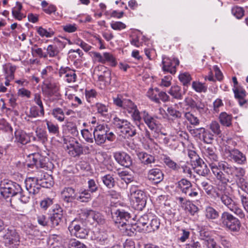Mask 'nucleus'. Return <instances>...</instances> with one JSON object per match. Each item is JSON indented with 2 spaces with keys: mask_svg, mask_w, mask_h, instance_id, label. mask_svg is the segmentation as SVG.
I'll use <instances>...</instances> for the list:
<instances>
[{
  "mask_svg": "<svg viewBox=\"0 0 248 248\" xmlns=\"http://www.w3.org/2000/svg\"><path fill=\"white\" fill-rule=\"evenodd\" d=\"M202 244L198 241L192 239L186 245V248H202Z\"/></svg>",
  "mask_w": 248,
  "mask_h": 248,
  "instance_id": "obj_64",
  "label": "nucleus"
},
{
  "mask_svg": "<svg viewBox=\"0 0 248 248\" xmlns=\"http://www.w3.org/2000/svg\"><path fill=\"white\" fill-rule=\"evenodd\" d=\"M117 228L119 229L121 233L124 235L131 236L135 234L136 229L129 222L123 223L120 227Z\"/></svg>",
  "mask_w": 248,
  "mask_h": 248,
  "instance_id": "obj_23",
  "label": "nucleus"
},
{
  "mask_svg": "<svg viewBox=\"0 0 248 248\" xmlns=\"http://www.w3.org/2000/svg\"><path fill=\"white\" fill-rule=\"evenodd\" d=\"M188 155L191 159L190 161L193 166H194L195 164L199 163V162L201 163V161L202 160L194 151L189 150L188 152Z\"/></svg>",
  "mask_w": 248,
  "mask_h": 248,
  "instance_id": "obj_44",
  "label": "nucleus"
},
{
  "mask_svg": "<svg viewBox=\"0 0 248 248\" xmlns=\"http://www.w3.org/2000/svg\"><path fill=\"white\" fill-rule=\"evenodd\" d=\"M162 69L164 71L174 74L176 73V67L179 64V61L177 59H170L166 58L162 61Z\"/></svg>",
  "mask_w": 248,
  "mask_h": 248,
  "instance_id": "obj_13",
  "label": "nucleus"
},
{
  "mask_svg": "<svg viewBox=\"0 0 248 248\" xmlns=\"http://www.w3.org/2000/svg\"><path fill=\"white\" fill-rule=\"evenodd\" d=\"M192 87L196 92L198 93H205L207 89V87L204 83L197 81H193L192 82Z\"/></svg>",
  "mask_w": 248,
  "mask_h": 248,
  "instance_id": "obj_42",
  "label": "nucleus"
},
{
  "mask_svg": "<svg viewBox=\"0 0 248 248\" xmlns=\"http://www.w3.org/2000/svg\"><path fill=\"white\" fill-rule=\"evenodd\" d=\"M163 162L165 165L170 169L173 170L178 171L180 169V166L175 162L173 161L170 157L165 156L163 159Z\"/></svg>",
  "mask_w": 248,
  "mask_h": 248,
  "instance_id": "obj_35",
  "label": "nucleus"
},
{
  "mask_svg": "<svg viewBox=\"0 0 248 248\" xmlns=\"http://www.w3.org/2000/svg\"><path fill=\"white\" fill-rule=\"evenodd\" d=\"M69 154L73 157L79 156L82 155V145L76 140L73 143H69L66 146Z\"/></svg>",
  "mask_w": 248,
  "mask_h": 248,
  "instance_id": "obj_19",
  "label": "nucleus"
},
{
  "mask_svg": "<svg viewBox=\"0 0 248 248\" xmlns=\"http://www.w3.org/2000/svg\"><path fill=\"white\" fill-rule=\"evenodd\" d=\"M104 60H105V63L106 62H109L111 66H115L117 64L115 58L110 53L105 52L103 53Z\"/></svg>",
  "mask_w": 248,
  "mask_h": 248,
  "instance_id": "obj_56",
  "label": "nucleus"
},
{
  "mask_svg": "<svg viewBox=\"0 0 248 248\" xmlns=\"http://www.w3.org/2000/svg\"><path fill=\"white\" fill-rule=\"evenodd\" d=\"M35 132L36 137L40 141L45 142L47 140V134L46 131L41 128H37Z\"/></svg>",
  "mask_w": 248,
  "mask_h": 248,
  "instance_id": "obj_62",
  "label": "nucleus"
},
{
  "mask_svg": "<svg viewBox=\"0 0 248 248\" xmlns=\"http://www.w3.org/2000/svg\"><path fill=\"white\" fill-rule=\"evenodd\" d=\"M66 130L73 136H77L78 135V131L77 125L72 122H67L65 124Z\"/></svg>",
  "mask_w": 248,
  "mask_h": 248,
  "instance_id": "obj_36",
  "label": "nucleus"
},
{
  "mask_svg": "<svg viewBox=\"0 0 248 248\" xmlns=\"http://www.w3.org/2000/svg\"><path fill=\"white\" fill-rule=\"evenodd\" d=\"M37 32L42 37H46L47 38L51 37L55 34V31L52 29L49 28L47 30L42 27L38 28Z\"/></svg>",
  "mask_w": 248,
  "mask_h": 248,
  "instance_id": "obj_40",
  "label": "nucleus"
},
{
  "mask_svg": "<svg viewBox=\"0 0 248 248\" xmlns=\"http://www.w3.org/2000/svg\"><path fill=\"white\" fill-rule=\"evenodd\" d=\"M75 190L71 187H65L62 192V198L67 203L72 202L77 199Z\"/></svg>",
  "mask_w": 248,
  "mask_h": 248,
  "instance_id": "obj_18",
  "label": "nucleus"
},
{
  "mask_svg": "<svg viewBox=\"0 0 248 248\" xmlns=\"http://www.w3.org/2000/svg\"><path fill=\"white\" fill-rule=\"evenodd\" d=\"M104 184L108 188H112L115 186V180L110 174H107L102 177Z\"/></svg>",
  "mask_w": 248,
  "mask_h": 248,
  "instance_id": "obj_39",
  "label": "nucleus"
},
{
  "mask_svg": "<svg viewBox=\"0 0 248 248\" xmlns=\"http://www.w3.org/2000/svg\"><path fill=\"white\" fill-rule=\"evenodd\" d=\"M81 135L86 141L89 143L93 142V135L87 129H84L81 131Z\"/></svg>",
  "mask_w": 248,
  "mask_h": 248,
  "instance_id": "obj_53",
  "label": "nucleus"
},
{
  "mask_svg": "<svg viewBox=\"0 0 248 248\" xmlns=\"http://www.w3.org/2000/svg\"><path fill=\"white\" fill-rule=\"evenodd\" d=\"M185 117L192 125H198L200 124L199 119L189 112L185 113Z\"/></svg>",
  "mask_w": 248,
  "mask_h": 248,
  "instance_id": "obj_47",
  "label": "nucleus"
},
{
  "mask_svg": "<svg viewBox=\"0 0 248 248\" xmlns=\"http://www.w3.org/2000/svg\"><path fill=\"white\" fill-rule=\"evenodd\" d=\"M4 72L7 75L6 78L12 79L14 78V73L16 70L15 66L7 65L3 67Z\"/></svg>",
  "mask_w": 248,
  "mask_h": 248,
  "instance_id": "obj_59",
  "label": "nucleus"
},
{
  "mask_svg": "<svg viewBox=\"0 0 248 248\" xmlns=\"http://www.w3.org/2000/svg\"><path fill=\"white\" fill-rule=\"evenodd\" d=\"M68 229L72 234L81 239L85 238L89 232V230L84 228L83 223L79 220H73L69 226Z\"/></svg>",
  "mask_w": 248,
  "mask_h": 248,
  "instance_id": "obj_8",
  "label": "nucleus"
},
{
  "mask_svg": "<svg viewBox=\"0 0 248 248\" xmlns=\"http://www.w3.org/2000/svg\"><path fill=\"white\" fill-rule=\"evenodd\" d=\"M52 115L53 116L60 122H62L64 120V113L62 109L59 108H54L52 110Z\"/></svg>",
  "mask_w": 248,
  "mask_h": 248,
  "instance_id": "obj_49",
  "label": "nucleus"
},
{
  "mask_svg": "<svg viewBox=\"0 0 248 248\" xmlns=\"http://www.w3.org/2000/svg\"><path fill=\"white\" fill-rule=\"evenodd\" d=\"M225 154L227 158L238 165H245L247 162L246 154L237 149H225Z\"/></svg>",
  "mask_w": 248,
  "mask_h": 248,
  "instance_id": "obj_7",
  "label": "nucleus"
},
{
  "mask_svg": "<svg viewBox=\"0 0 248 248\" xmlns=\"http://www.w3.org/2000/svg\"><path fill=\"white\" fill-rule=\"evenodd\" d=\"M100 70H104L103 74L98 75V79L100 81H106L108 79H110V72L106 67L103 66L98 67Z\"/></svg>",
  "mask_w": 248,
  "mask_h": 248,
  "instance_id": "obj_41",
  "label": "nucleus"
},
{
  "mask_svg": "<svg viewBox=\"0 0 248 248\" xmlns=\"http://www.w3.org/2000/svg\"><path fill=\"white\" fill-rule=\"evenodd\" d=\"M160 222L159 220L156 218L150 219V225L146 226L143 231L147 232H154L159 228Z\"/></svg>",
  "mask_w": 248,
  "mask_h": 248,
  "instance_id": "obj_33",
  "label": "nucleus"
},
{
  "mask_svg": "<svg viewBox=\"0 0 248 248\" xmlns=\"http://www.w3.org/2000/svg\"><path fill=\"white\" fill-rule=\"evenodd\" d=\"M130 194L132 198L135 199L137 209L142 210L146 204L147 197L144 192L138 189L135 186H132L130 188Z\"/></svg>",
  "mask_w": 248,
  "mask_h": 248,
  "instance_id": "obj_6",
  "label": "nucleus"
},
{
  "mask_svg": "<svg viewBox=\"0 0 248 248\" xmlns=\"http://www.w3.org/2000/svg\"><path fill=\"white\" fill-rule=\"evenodd\" d=\"M179 79L184 86H188L192 78L188 73H184L179 75Z\"/></svg>",
  "mask_w": 248,
  "mask_h": 248,
  "instance_id": "obj_50",
  "label": "nucleus"
},
{
  "mask_svg": "<svg viewBox=\"0 0 248 248\" xmlns=\"http://www.w3.org/2000/svg\"><path fill=\"white\" fill-rule=\"evenodd\" d=\"M147 177L154 184H158L163 180L164 174L159 169L155 168L149 171Z\"/></svg>",
  "mask_w": 248,
  "mask_h": 248,
  "instance_id": "obj_17",
  "label": "nucleus"
},
{
  "mask_svg": "<svg viewBox=\"0 0 248 248\" xmlns=\"http://www.w3.org/2000/svg\"><path fill=\"white\" fill-rule=\"evenodd\" d=\"M5 243L12 248H17L20 243V236L16 230L8 228L4 236L1 237Z\"/></svg>",
  "mask_w": 248,
  "mask_h": 248,
  "instance_id": "obj_10",
  "label": "nucleus"
},
{
  "mask_svg": "<svg viewBox=\"0 0 248 248\" xmlns=\"http://www.w3.org/2000/svg\"><path fill=\"white\" fill-rule=\"evenodd\" d=\"M0 191L1 195L5 199L14 197L22 192L21 186L16 182L11 181H4L0 184Z\"/></svg>",
  "mask_w": 248,
  "mask_h": 248,
  "instance_id": "obj_4",
  "label": "nucleus"
},
{
  "mask_svg": "<svg viewBox=\"0 0 248 248\" xmlns=\"http://www.w3.org/2000/svg\"><path fill=\"white\" fill-rule=\"evenodd\" d=\"M46 54L50 57H54L59 53L58 47L56 45H50L46 48Z\"/></svg>",
  "mask_w": 248,
  "mask_h": 248,
  "instance_id": "obj_55",
  "label": "nucleus"
},
{
  "mask_svg": "<svg viewBox=\"0 0 248 248\" xmlns=\"http://www.w3.org/2000/svg\"><path fill=\"white\" fill-rule=\"evenodd\" d=\"M118 175L123 183L124 182L126 185H128L133 181V177L127 171H122L118 173Z\"/></svg>",
  "mask_w": 248,
  "mask_h": 248,
  "instance_id": "obj_37",
  "label": "nucleus"
},
{
  "mask_svg": "<svg viewBox=\"0 0 248 248\" xmlns=\"http://www.w3.org/2000/svg\"><path fill=\"white\" fill-rule=\"evenodd\" d=\"M199 183L201 185L203 189L205 190V192L208 195L211 194L213 186L209 183V179H199Z\"/></svg>",
  "mask_w": 248,
  "mask_h": 248,
  "instance_id": "obj_38",
  "label": "nucleus"
},
{
  "mask_svg": "<svg viewBox=\"0 0 248 248\" xmlns=\"http://www.w3.org/2000/svg\"><path fill=\"white\" fill-rule=\"evenodd\" d=\"M219 221L223 226L231 231L236 232L240 230L241 223L239 219L228 212L222 213Z\"/></svg>",
  "mask_w": 248,
  "mask_h": 248,
  "instance_id": "obj_5",
  "label": "nucleus"
},
{
  "mask_svg": "<svg viewBox=\"0 0 248 248\" xmlns=\"http://www.w3.org/2000/svg\"><path fill=\"white\" fill-rule=\"evenodd\" d=\"M235 97L238 99L240 106H243L247 103V101L244 99L246 94V91L241 87L236 88L233 89Z\"/></svg>",
  "mask_w": 248,
  "mask_h": 248,
  "instance_id": "obj_26",
  "label": "nucleus"
},
{
  "mask_svg": "<svg viewBox=\"0 0 248 248\" xmlns=\"http://www.w3.org/2000/svg\"><path fill=\"white\" fill-rule=\"evenodd\" d=\"M36 220L38 224L43 227L49 226L50 223V221H49L50 217H47L44 215H38L36 217Z\"/></svg>",
  "mask_w": 248,
  "mask_h": 248,
  "instance_id": "obj_52",
  "label": "nucleus"
},
{
  "mask_svg": "<svg viewBox=\"0 0 248 248\" xmlns=\"http://www.w3.org/2000/svg\"><path fill=\"white\" fill-rule=\"evenodd\" d=\"M150 221V218L147 215H144L141 216L137 221V224L138 227H141L142 230L143 231V229L148 226L149 222Z\"/></svg>",
  "mask_w": 248,
  "mask_h": 248,
  "instance_id": "obj_48",
  "label": "nucleus"
},
{
  "mask_svg": "<svg viewBox=\"0 0 248 248\" xmlns=\"http://www.w3.org/2000/svg\"><path fill=\"white\" fill-rule=\"evenodd\" d=\"M61 239L60 236L53 234L49 236L47 240V245L50 248H59V245L60 244Z\"/></svg>",
  "mask_w": 248,
  "mask_h": 248,
  "instance_id": "obj_34",
  "label": "nucleus"
},
{
  "mask_svg": "<svg viewBox=\"0 0 248 248\" xmlns=\"http://www.w3.org/2000/svg\"><path fill=\"white\" fill-rule=\"evenodd\" d=\"M185 90L182 93L181 87L178 85H174L171 86L169 93L173 96V98L176 99H182L183 95L185 93L186 89H184Z\"/></svg>",
  "mask_w": 248,
  "mask_h": 248,
  "instance_id": "obj_31",
  "label": "nucleus"
},
{
  "mask_svg": "<svg viewBox=\"0 0 248 248\" xmlns=\"http://www.w3.org/2000/svg\"><path fill=\"white\" fill-rule=\"evenodd\" d=\"M38 156H39L38 155H37L36 156L33 155L32 158V162L28 164L27 166L28 167H31V166L35 165L37 168H40L47 169L48 168L47 165L48 158L41 156L37 157Z\"/></svg>",
  "mask_w": 248,
  "mask_h": 248,
  "instance_id": "obj_21",
  "label": "nucleus"
},
{
  "mask_svg": "<svg viewBox=\"0 0 248 248\" xmlns=\"http://www.w3.org/2000/svg\"><path fill=\"white\" fill-rule=\"evenodd\" d=\"M114 156L119 164L126 168H129L132 164V159L130 156L125 152H117Z\"/></svg>",
  "mask_w": 248,
  "mask_h": 248,
  "instance_id": "obj_14",
  "label": "nucleus"
},
{
  "mask_svg": "<svg viewBox=\"0 0 248 248\" xmlns=\"http://www.w3.org/2000/svg\"><path fill=\"white\" fill-rule=\"evenodd\" d=\"M218 166L220 170L223 172L224 177L228 181L223 182L219 180V183L217 185V191H215L216 197L220 200L222 204L231 211L235 213L239 217L244 218L245 214L243 211L233 198V189L228 183L235 182L237 186L242 189L247 188L248 184L244 178L246 174L245 169L223 161L218 163Z\"/></svg>",
  "mask_w": 248,
  "mask_h": 248,
  "instance_id": "obj_1",
  "label": "nucleus"
},
{
  "mask_svg": "<svg viewBox=\"0 0 248 248\" xmlns=\"http://www.w3.org/2000/svg\"><path fill=\"white\" fill-rule=\"evenodd\" d=\"M192 185L190 181L186 179L183 178L178 182L177 187L181 190L183 193L187 194Z\"/></svg>",
  "mask_w": 248,
  "mask_h": 248,
  "instance_id": "obj_28",
  "label": "nucleus"
},
{
  "mask_svg": "<svg viewBox=\"0 0 248 248\" xmlns=\"http://www.w3.org/2000/svg\"><path fill=\"white\" fill-rule=\"evenodd\" d=\"M220 123L222 125L230 127L232 125V116L226 112H221L218 117Z\"/></svg>",
  "mask_w": 248,
  "mask_h": 248,
  "instance_id": "obj_27",
  "label": "nucleus"
},
{
  "mask_svg": "<svg viewBox=\"0 0 248 248\" xmlns=\"http://www.w3.org/2000/svg\"><path fill=\"white\" fill-rule=\"evenodd\" d=\"M93 138L96 145L101 146L107 140L109 141H114L116 136L112 132H109L105 125L99 124L94 129Z\"/></svg>",
  "mask_w": 248,
  "mask_h": 248,
  "instance_id": "obj_3",
  "label": "nucleus"
},
{
  "mask_svg": "<svg viewBox=\"0 0 248 248\" xmlns=\"http://www.w3.org/2000/svg\"><path fill=\"white\" fill-rule=\"evenodd\" d=\"M232 13L238 19H241L244 15V10L243 8L236 6L232 8Z\"/></svg>",
  "mask_w": 248,
  "mask_h": 248,
  "instance_id": "obj_57",
  "label": "nucleus"
},
{
  "mask_svg": "<svg viewBox=\"0 0 248 248\" xmlns=\"http://www.w3.org/2000/svg\"><path fill=\"white\" fill-rule=\"evenodd\" d=\"M112 124L114 127L116 129L120 130L121 133H122L124 129L127 127V126L130 125V123L126 120L120 119L118 117H115L112 120Z\"/></svg>",
  "mask_w": 248,
  "mask_h": 248,
  "instance_id": "obj_24",
  "label": "nucleus"
},
{
  "mask_svg": "<svg viewBox=\"0 0 248 248\" xmlns=\"http://www.w3.org/2000/svg\"><path fill=\"white\" fill-rule=\"evenodd\" d=\"M137 156L142 163L149 165L155 161V157L145 152H141L137 153Z\"/></svg>",
  "mask_w": 248,
  "mask_h": 248,
  "instance_id": "obj_29",
  "label": "nucleus"
},
{
  "mask_svg": "<svg viewBox=\"0 0 248 248\" xmlns=\"http://www.w3.org/2000/svg\"><path fill=\"white\" fill-rule=\"evenodd\" d=\"M204 154L206 157L205 159L209 163V166L217 179L223 182L228 181V180L224 177L223 172L220 171L219 169L218 166V157L215 153L214 149L208 147L205 150Z\"/></svg>",
  "mask_w": 248,
  "mask_h": 248,
  "instance_id": "obj_2",
  "label": "nucleus"
},
{
  "mask_svg": "<svg viewBox=\"0 0 248 248\" xmlns=\"http://www.w3.org/2000/svg\"><path fill=\"white\" fill-rule=\"evenodd\" d=\"M47 128L49 132L52 134L57 135L59 133V127L57 124L46 121Z\"/></svg>",
  "mask_w": 248,
  "mask_h": 248,
  "instance_id": "obj_60",
  "label": "nucleus"
},
{
  "mask_svg": "<svg viewBox=\"0 0 248 248\" xmlns=\"http://www.w3.org/2000/svg\"><path fill=\"white\" fill-rule=\"evenodd\" d=\"M36 181L39 183L40 186L45 188H50L53 186V181L51 175L47 173H43L40 176L36 177Z\"/></svg>",
  "mask_w": 248,
  "mask_h": 248,
  "instance_id": "obj_20",
  "label": "nucleus"
},
{
  "mask_svg": "<svg viewBox=\"0 0 248 248\" xmlns=\"http://www.w3.org/2000/svg\"><path fill=\"white\" fill-rule=\"evenodd\" d=\"M202 140L204 143L211 144L214 140V135L209 131H207L204 129V132L202 135Z\"/></svg>",
  "mask_w": 248,
  "mask_h": 248,
  "instance_id": "obj_61",
  "label": "nucleus"
},
{
  "mask_svg": "<svg viewBox=\"0 0 248 248\" xmlns=\"http://www.w3.org/2000/svg\"><path fill=\"white\" fill-rule=\"evenodd\" d=\"M53 212L50 217V223L52 227H56L62 222L63 211L60 205L56 204L53 209Z\"/></svg>",
  "mask_w": 248,
  "mask_h": 248,
  "instance_id": "obj_11",
  "label": "nucleus"
},
{
  "mask_svg": "<svg viewBox=\"0 0 248 248\" xmlns=\"http://www.w3.org/2000/svg\"><path fill=\"white\" fill-rule=\"evenodd\" d=\"M58 89L57 84L54 81L47 79L43 82V86L42 88V92L48 96L53 95Z\"/></svg>",
  "mask_w": 248,
  "mask_h": 248,
  "instance_id": "obj_15",
  "label": "nucleus"
},
{
  "mask_svg": "<svg viewBox=\"0 0 248 248\" xmlns=\"http://www.w3.org/2000/svg\"><path fill=\"white\" fill-rule=\"evenodd\" d=\"M79 195L77 196V200L81 202H87L91 199V195L88 190H84L79 193Z\"/></svg>",
  "mask_w": 248,
  "mask_h": 248,
  "instance_id": "obj_43",
  "label": "nucleus"
},
{
  "mask_svg": "<svg viewBox=\"0 0 248 248\" xmlns=\"http://www.w3.org/2000/svg\"><path fill=\"white\" fill-rule=\"evenodd\" d=\"M16 141L25 145L30 141L29 136L22 130L16 131L15 133Z\"/></svg>",
  "mask_w": 248,
  "mask_h": 248,
  "instance_id": "obj_25",
  "label": "nucleus"
},
{
  "mask_svg": "<svg viewBox=\"0 0 248 248\" xmlns=\"http://www.w3.org/2000/svg\"><path fill=\"white\" fill-rule=\"evenodd\" d=\"M194 166L196 169V172L200 175L205 176L209 172V170L203 160L201 161V163L195 164Z\"/></svg>",
  "mask_w": 248,
  "mask_h": 248,
  "instance_id": "obj_32",
  "label": "nucleus"
},
{
  "mask_svg": "<svg viewBox=\"0 0 248 248\" xmlns=\"http://www.w3.org/2000/svg\"><path fill=\"white\" fill-rule=\"evenodd\" d=\"M209 128L214 134L218 136L221 135L220 126L217 121H212L209 125Z\"/></svg>",
  "mask_w": 248,
  "mask_h": 248,
  "instance_id": "obj_46",
  "label": "nucleus"
},
{
  "mask_svg": "<svg viewBox=\"0 0 248 248\" xmlns=\"http://www.w3.org/2000/svg\"><path fill=\"white\" fill-rule=\"evenodd\" d=\"M59 75L61 77L66 78V80L68 83L76 81L77 75L75 71L71 69L68 67H62L59 70Z\"/></svg>",
  "mask_w": 248,
  "mask_h": 248,
  "instance_id": "obj_16",
  "label": "nucleus"
},
{
  "mask_svg": "<svg viewBox=\"0 0 248 248\" xmlns=\"http://www.w3.org/2000/svg\"><path fill=\"white\" fill-rule=\"evenodd\" d=\"M137 106L135 105L130 100L124 99V104H123V108L130 113L133 110L136 109Z\"/></svg>",
  "mask_w": 248,
  "mask_h": 248,
  "instance_id": "obj_51",
  "label": "nucleus"
},
{
  "mask_svg": "<svg viewBox=\"0 0 248 248\" xmlns=\"http://www.w3.org/2000/svg\"><path fill=\"white\" fill-rule=\"evenodd\" d=\"M26 190L31 195H34L40 191V186L35 177H29L25 180Z\"/></svg>",
  "mask_w": 248,
  "mask_h": 248,
  "instance_id": "obj_12",
  "label": "nucleus"
},
{
  "mask_svg": "<svg viewBox=\"0 0 248 248\" xmlns=\"http://www.w3.org/2000/svg\"><path fill=\"white\" fill-rule=\"evenodd\" d=\"M69 247V248H87L84 244L76 239H72L70 241Z\"/></svg>",
  "mask_w": 248,
  "mask_h": 248,
  "instance_id": "obj_63",
  "label": "nucleus"
},
{
  "mask_svg": "<svg viewBox=\"0 0 248 248\" xmlns=\"http://www.w3.org/2000/svg\"><path fill=\"white\" fill-rule=\"evenodd\" d=\"M122 133L128 138L135 136L137 132L135 127L130 124L129 126H127V127L124 129Z\"/></svg>",
  "mask_w": 248,
  "mask_h": 248,
  "instance_id": "obj_54",
  "label": "nucleus"
},
{
  "mask_svg": "<svg viewBox=\"0 0 248 248\" xmlns=\"http://www.w3.org/2000/svg\"><path fill=\"white\" fill-rule=\"evenodd\" d=\"M167 111L168 114L174 119H178L182 117V113L175 109L172 106L168 107Z\"/></svg>",
  "mask_w": 248,
  "mask_h": 248,
  "instance_id": "obj_58",
  "label": "nucleus"
},
{
  "mask_svg": "<svg viewBox=\"0 0 248 248\" xmlns=\"http://www.w3.org/2000/svg\"><path fill=\"white\" fill-rule=\"evenodd\" d=\"M204 214L206 218L208 220H216L217 219L219 216L218 212L213 207L210 206L206 207Z\"/></svg>",
  "mask_w": 248,
  "mask_h": 248,
  "instance_id": "obj_30",
  "label": "nucleus"
},
{
  "mask_svg": "<svg viewBox=\"0 0 248 248\" xmlns=\"http://www.w3.org/2000/svg\"><path fill=\"white\" fill-rule=\"evenodd\" d=\"M152 99L157 103H160L159 100H161L163 102H166L169 100V96L164 92H160L158 93V97L155 94H152Z\"/></svg>",
  "mask_w": 248,
  "mask_h": 248,
  "instance_id": "obj_45",
  "label": "nucleus"
},
{
  "mask_svg": "<svg viewBox=\"0 0 248 248\" xmlns=\"http://www.w3.org/2000/svg\"><path fill=\"white\" fill-rule=\"evenodd\" d=\"M141 114L142 119L149 128L151 130H155L157 127L156 120L146 111H143Z\"/></svg>",
  "mask_w": 248,
  "mask_h": 248,
  "instance_id": "obj_22",
  "label": "nucleus"
},
{
  "mask_svg": "<svg viewBox=\"0 0 248 248\" xmlns=\"http://www.w3.org/2000/svg\"><path fill=\"white\" fill-rule=\"evenodd\" d=\"M111 216L115 227H120L123 223H127L131 218L130 214L124 210L117 209L111 211Z\"/></svg>",
  "mask_w": 248,
  "mask_h": 248,
  "instance_id": "obj_9",
  "label": "nucleus"
}]
</instances>
